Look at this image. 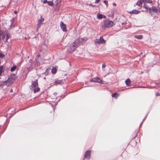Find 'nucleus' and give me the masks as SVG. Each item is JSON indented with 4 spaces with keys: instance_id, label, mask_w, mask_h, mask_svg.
Instances as JSON below:
<instances>
[{
    "instance_id": "33",
    "label": "nucleus",
    "mask_w": 160,
    "mask_h": 160,
    "mask_svg": "<svg viewBox=\"0 0 160 160\" xmlns=\"http://www.w3.org/2000/svg\"><path fill=\"white\" fill-rule=\"evenodd\" d=\"M89 6H91L93 7H96V6L95 5H92V4H89Z\"/></svg>"
},
{
    "instance_id": "27",
    "label": "nucleus",
    "mask_w": 160,
    "mask_h": 160,
    "mask_svg": "<svg viewBox=\"0 0 160 160\" xmlns=\"http://www.w3.org/2000/svg\"><path fill=\"white\" fill-rule=\"evenodd\" d=\"M103 2L107 6H108V2L107 1L104 0L103 1Z\"/></svg>"
},
{
    "instance_id": "1",
    "label": "nucleus",
    "mask_w": 160,
    "mask_h": 160,
    "mask_svg": "<svg viewBox=\"0 0 160 160\" xmlns=\"http://www.w3.org/2000/svg\"><path fill=\"white\" fill-rule=\"evenodd\" d=\"M15 78V74H12L10 75L7 80L2 82L3 85H7V86H8L12 84L13 83Z\"/></svg>"
},
{
    "instance_id": "47",
    "label": "nucleus",
    "mask_w": 160,
    "mask_h": 160,
    "mask_svg": "<svg viewBox=\"0 0 160 160\" xmlns=\"http://www.w3.org/2000/svg\"><path fill=\"white\" fill-rule=\"evenodd\" d=\"M82 38L83 39V41H84V38Z\"/></svg>"
},
{
    "instance_id": "40",
    "label": "nucleus",
    "mask_w": 160,
    "mask_h": 160,
    "mask_svg": "<svg viewBox=\"0 0 160 160\" xmlns=\"http://www.w3.org/2000/svg\"><path fill=\"white\" fill-rule=\"evenodd\" d=\"M157 83H156V85H157V86H158V87H160V85H158L157 84Z\"/></svg>"
},
{
    "instance_id": "11",
    "label": "nucleus",
    "mask_w": 160,
    "mask_h": 160,
    "mask_svg": "<svg viewBox=\"0 0 160 160\" xmlns=\"http://www.w3.org/2000/svg\"><path fill=\"white\" fill-rule=\"evenodd\" d=\"M74 51V48H73L71 45L67 47V51L68 53H72Z\"/></svg>"
},
{
    "instance_id": "39",
    "label": "nucleus",
    "mask_w": 160,
    "mask_h": 160,
    "mask_svg": "<svg viewBox=\"0 0 160 160\" xmlns=\"http://www.w3.org/2000/svg\"><path fill=\"white\" fill-rule=\"evenodd\" d=\"M112 5L113 6H116V4L115 3H112Z\"/></svg>"
},
{
    "instance_id": "44",
    "label": "nucleus",
    "mask_w": 160,
    "mask_h": 160,
    "mask_svg": "<svg viewBox=\"0 0 160 160\" xmlns=\"http://www.w3.org/2000/svg\"><path fill=\"white\" fill-rule=\"evenodd\" d=\"M157 84H158V85H160V83H157Z\"/></svg>"
},
{
    "instance_id": "46",
    "label": "nucleus",
    "mask_w": 160,
    "mask_h": 160,
    "mask_svg": "<svg viewBox=\"0 0 160 160\" xmlns=\"http://www.w3.org/2000/svg\"><path fill=\"white\" fill-rule=\"evenodd\" d=\"M44 79H45L46 78H44Z\"/></svg>"
},
{
    "instance_id": "18",
    "label": "nucleus",
    "mask_w": 160,
    "mask_h": 160,
    "mask_svg": "<svg viewBox=\"0 0 160 160\" xmlns=\"http://www.w3.org/2000/svg\"><path fill=\"white\" fill-rule=\"evenodd\" d=\"M125 82L126 85L127 86H128L131 84V80L129 78H128L125 81Z\"/></svg>"
},
{
    "instance_id": "3",
    "label": "nucleus",
    "mask_w": 160,
    "mask_h": 160,
    "mask_svg": "<svg viewBox=\"0 0 160 160\" xmlns=\"http://www.w3.org/2000/svg\"><path fill=\"white\" fill-rule=\"evenodd\" d=\"M38 86V80H36L33 82L32 85L30 87V89L33 90L34 93H35L40 90V88L38 87H37Z\"/></svg>"
},
{
    "instance_id": "16",
    "label": "nucleus",
    "mask_w": 160,
    "mask_h": 160,
    "mask_svg": "<svg viewBox=\"0 0 160 160\" xmlns=\"http://www.w3.org/2000/svg\"><path fill=\"white\" fill-rule=\"evenodd\" d=\"M134 38H137L138 39H141L142 38L143 36L142 35H139L134 36Z\"/></svg>"
},
{
    "instance_id": "38",
    "label": "nucleus",
    "mask_w": 160,
    "mask_h": 160,
    "mask_svg": "<svg viewBox=\"0 0 160 160\" xmlns=\"http://www.w3.org/2000/svg\"><path fill=\"white\" fill-rule=\"evenodd\" d=\"M157 2L158 4H160V0H158Z\"/></svg>"
},
{
    "instance_id": "15",
    "label": "nucleus",
    "mask_w": 160,
    "mask_h": 160,
    "mask_svg": "<svg viewBox=\"0 0 160 160\" xmlns=\"http://www.w3.org/2000/svg\"><path fill=\"white\" fill-rule=\"evenodd\" d=\"M44 21V18H42V17H41V18L39 19L38 20V24H42L43 23V22Z\"/></svg>"
},
{
    "instance_id": "13",
    "label": "nucleus",
    "mask_w": 160,
    "mask_h": 160,
    "mask_svg": "<svg viewBox=\"0 0 160 160\" xmlns=\"http://www.w3.org/2000/svg\"><path fill=\"white\" fill-rule=\"evenodd\" d=\"M73 48H74V51L78 47V44L75 41L70 44Z\"/></svg>"
},
{
    "instance_id": "4",
    "label": "nucleus",
    "mask_w": 160,
    "mask_h": 160,
    "mask_svg": "<svg viewBox=\"0 0 160 160\" xmlns=\"http://www.w3.org/2000/svg\"><path fill=\"white\" fill-rule=\"evenodd\" d=\"M94 42L95 44H98L99 45L104 44L106 43V41L104 40L102 37H100L99 39H96Z\"/></svg>"
},
{
    "instance_id": "48",
    "label": "nucleus",
    "mask_w": 160,
    "mask_h": 160,
    "mask_svg": "<svg viewBox=\"0 0 160 160\" xmlns=\"http://www.w3.org/2000/svg\"><path fill=\"white\" fill-rule=\"evenodd\" d=\"M1 128V126H0V129Z\"/></svg>"
},
{
    "instance_id": "17",
    "label": "nucleus",
    "mask_w": 160,
    "mask_h": 160,
    "mask_svg": "<svg viewBox=\"0 0 160 160\" xmlns=\"http://www.w3.org/2000/svg\"><path fill=\"white\" fill-rule=\"evenodd\" d=\"M62 80H58L55 81L54 82V85H57V84H59L62 83Z\"/></svg>"
},
{
    "instance_id": "31",
    "label": "nucleus",
    "mask_w": 160,
    "mask_h": 160,
    "mask_svg": "<svg viewBox=\"0 0 160 160\" xmlns=\"http://www.w3.org/2000/svg\"><path fill=\"white\" fill-rule=\"evenodd\" d=\"M4 56L3 54L0 52V57L2 58Z\"/></svg>"
},
{
    "instance_id": "19",
    "label": "nucleus",
    "mask_w": 160,
    "mask_h": 160,
    "mask_svg": "<svg viewBox=\"0 0 160 160\" xmlns=\"http://www.w3.org/2000/svg\"><path fill=\"white\" fill-rule=\"evenodd\" d=\"M52 73L53 74H55L56 72L57 69L56 68L54 67L52 69Z\"/></svg>"
},
{
    "instance_id": "29",
    "label": "nucleus",
    "mask_w": 160,
    "mask_h": 160,
    "mask_svg": "<svg viewBox=\"0 0 160 160\" xmlns=\"http://www.w3.org/2000/svg\"><path fill=\"white\" fill-rule=\"evenodd\" d=\"M106 67V63H103L102 65V68H104Z\"/></svg>"
},
{
    "instance_id": "43",
    "label": "nucleus",
    "mask_w": 160,
    "mask_h": 160,
    "mask_svg": "<svg viewBox=\"0 0 160 160\" xmlns=\"http://www.w3.org/2000/svg\"><path fill=\"white\" fill-rule=\"evenodd\" d=\"M54 94L55 95H56V94H57V93H54Z\"/></svg>"
},
{
    "instance_id": "22",
    "label": "nucleus",
    "mask_w": 160,
    "mask_h": 160,
    "mask_svg": "<svg viewBox=\"0 0 160 160\" xmlns=\"http://www.w3.org/2000/svg\"><path fill=\"white\" fill-rule=\"evenodd\" d=\"M4 70H3V67L2 66H0V76H1Z\"/></svg>"
},
{
    "instance_id": "36",
    "label": "nucleus",
    "mask_w": 160,
    "mask_h": 160,
    "mask_svg": "<svg viewBox=\"0 0 160 160\" xmlns=\"http://www.w3.org/2000/svg\"><path fill=\"white\" fill-rule=\"evenodd\" d=\"M100 0H95V3H98L100 1Z\"/></svg>"
},
{
    "instance_id": "2",
    "label": "nucleus",
    "mask_w": 160,
    "mask_h": 160,
    "mask_svg": "<svg viewBox=\"0 0 160 160\" xmlns=\"http://www.w3.org/2000/svg\"><path fill=\"white\" fill-rule=\"evenodd\" d=\"M103 23V24L102 26V28L103 29H105L107 28L112 27L113 25V22L109 20H104Z\"/></svg>"
},
{
    "instance_id": "25",
    "label": "nucleus",
    "mask_w": 160,
    "mask_h": 160,
    "mask_svg": "<svg viewBox=\"0 0 160 160\" xmlns=\"http://www.w3.org/2000/svg\"><path fill=\"white\" fill-rule=\"evenodd\" d=\"M61 0H56V5H58L59 4Z\"/></svg>"
},
{
    "instance_id": "7",
    "label": "nucleus",
    "mask_w": 160,
    "mask_h": 160,
    "mask_svg": "<svg viewBox=\"0 0 160 160\" xmlns=\"http://www.w3.org/2000/svg\"><path fill=\"white\" fill-rule=\"evenodd\" d=\"M90 82H97L99 83H102V81L99 78L95 77L90 80Z\"/></svg>"
},
{
    "instance_id": "14",
    "label": "nucleus",
    "mask_w": 160,
    "mask_h": 160,
    "mask_svg": "<svg viewBox=\"0 0 160 160\" xmlns=\"http://www.w3.org/2000/svg\"><path fill=\"white\" fill-rule=\"evenodd\" d=\"M97 18L99 19H101L102 18H106L105 16L101 14L97 13Z\"/></svg>"
},
{
    "instance_id": "30",
    "label": "nucleus",
    "mask_w": 160,
    "mask_h": 160,
    "mask_svg": "<svg viewBox=\"0 0 160 160\" xmlns=\"http://www.w3.org/2000/svg\"><path fill=\"white\" fill-rule=\"evenodd\" d=\"M48 1L47 0H44L43 1V2L44 4H45L46 3H48Z\"/></svg>"
},
{
    "instance_id": "24",
    "label": "nucleus",
    "mask_w": 160,
    "mask_h": 160,
    "mask_svg": "<svg viewBox=\"0 0 160 160\" xmlns=\"http://www.w3.org/2000/svg\"><path fill=\"white\" fill-rule=\"evenodd\" d=\"M47 3L48 5L50 6H52L53 4L52 1H48Z\"/></svg>"
},
{
    "instance_id": "37",
    "label": "nucleus",
    "mask_w": 160,
    "mask_h": 160,
    "mask_svg": "<svg viewBox=\"0 0 160 160\" xmlns=\"http://www.w3.org/2000/svg\"><path fill=\"white\" fill-rule=\"evenodd\" d=\"M156 96H160V94H159V93H157L156 94Z\"/></svg>"
},
{
    "instance_id": "35",
    "label": "nucleus",
    "mask_w": 160,
    "mask_h": 160,
    "mask_svg": "<svg viewBox=\"0 0 160 160\" xmlns=\"http://www.w3.org/2000/svg\"><path fill=\"white\" fill-rule=\"evenodd\" d=\"M45 75H47L48 74V69H47L46 71V72H45Z\"/></svg>"
},
{
    "instance_id": "45",
    "label": "nucleus",
    "mask_w": 160,
    "mask_h": 160,
    "mask_svg": "<svg viewBox=\"0 0 160 160\" xmlns=\"http://www.w3.org/2000/svg\"><path fill=\"white\" fill-rule=\"evenodd\" d=\"M112 15H113V16L114 15V14L113 13H112Z\"/></svg>"
},
{
    "instance_id": "8",
    "label": "nucleus",
    "mask_w": 160,
    "mask_h": 160,
    "mask_svg": "<svg viewBox=\"0 0 160 160\" xmlns=\"http://www.w3.org/2000/svg\"><path fill=\"white\" fill-rule=\"evenodd\" d=\"M149 13L152 15L153 13L157 12V9L155 7H153L149 8Z\"/></svg>"
},
{
    "instance_id": "32",
    "label": "nucleus",
    "mask_w": 160,
    "mask_h": 160,
    "mask_svg": "<svg viewBox=\"0 0 160 160\" xmlns=\"http://www.w3.org/2000/svg\"><path fill=\"white\" fill-rule=\"evenodd\" d=\"M116 94V93H112V97H114L115 95Z\"/></svg>"
},
{
    "instance_id": "41",
    "label": "nucleus",
    "mask_w": 160,
    "mask_h": 160,
    "mask_svg": "<svg viewBox=\"0 0 160 160\" xmlns=\"http://www.w3.org/2000/svg\"><path fill=\"white\" fill-rule=\"evenodd\" d=\"M17 12L16 11H15L14 12V13L15 14H17Z\"/></svg>"
},
{
    "instance_id": "9",
    "label": "nucleus",
    "mask_w": 160,
    "mask_h": 160,
    "mask_svg": "<svg viewBox=\"0 0 160 160\" xmlns=\"http://www.w3.org/2000/svg\"><path fill=\"white\" fill-rule=\"evenodd\" d=\"M60 27L61 28H62V30L63 32H66L67 29H66V26L65 24L63 22H60Z\"/></svg>"
},
{
    "instance_id": "12",
    "label": "nucleus",
    "mask_w": 160,
    "mask_h": 160,
    "mask_svg": "<svg viewBox=\"0 0 160 160\" xmlns=\"http://www.w3.org/2000/svg\"><path fill=\"white\" fill-rule=\"evenodd\" d=\"M73 48H74V51L78 47V44L75 41L70 44Z\"/></svg>"
},
{
    "instance_id": "23",
    "label": "nucleus",
    "mask_w": 160,
    "mask_h": 160,
    "mask_svg": "<svg viewBox=\"0 0 160 160\" xmlns=\"http://www.w3.org/2000/svg\"><path fill=\"white\" fill-rule=\"evenodd\" d=\"M146 1L144 2V4H147V3H152V1L150 0H144Z\"/></svg>"
},
{
    "instance_id": "20",
    "label": "nucleus",
    "mask_w": 160,
    "mask_h": 160,
    "mask_svg": "<svg viewBox=\"0 0 160 160\" xmlns=\"http://www.w3.org/2000/svg\"><path fill=\"white\" fill-rule=\"evenodd\" d=\"M129 13H130L137 14L138 13V12L136 10H133L131 12H129Z\"/></svg>"
},
{
    "instance_id": "10",
    "label": "nucleus",
    "mask_w": 160,
    "mask_h": 160,
    "mask_svg": "<svg viewBox=\"0 0 160 160\" xmlns=\"http://www.w3.org/2000/svg\"><path fill=\"white\" fill-rule=\"evenodd\" d=\"M145 2L146 1L144 0H141L140 1H138L137 3H136V5L137 6H139L138 8H141L142 6V3H144V2Z\"/></svg>"
},
{
    "instance_id": "21",
    "label": "nucleus",
    "mask_w": 160,
    "mask_h": 160,
    "mask_svg": "<svg viewBox=\"0 0 160 160\" xmlns=\"http://www.w3.org/2000/svg\"><path fill=\"white\" fill-rule=\"evenodd\" d=\"M17 67L16 66H14L11 67V71L13 72L15 71V70L16 69Z\"/></svg>"
},
{
    "instance_id": "28",
    "label": "nucleus",
    "mask_w": 160,
    "mask_h": 160,
    "mask_svg": "<svg viewBox=\"0 0 160 160\" xmlns=\"http://www.w3.org/2000/svg\"><path fill=\"white\" fill-rule=\"evenodd\" d=\"M41 24H38V23H37V30H38V29H39V28H40V25Z\"/></svg>"
},
{
    "instance_id": "6",
    "label": "nucleus",
    "mask_w": 160,
    "mask_h": 160,
    "mask_svg": "<svg viewBox=\"0 0 160 160\" xmlns=\"http://www.w3.org/2000/svg\"><path fill=\"white\" fill-rule=\"evenodd\" d=\"M91 152V150H88L86 151L84 155V158L89 160L90 158Z\"/></svg>"
},
{
    "instance_id": "34",
    "label": "nucleus",
    "mask_w": 160,
    "mask_h": 160,
    "mask_svg": "<svg viewBox=\"0 0 160 160\" xmlns=\"http://www.w3.org/2000/svg\"><path fill=\"white\" fill-rule=\"evenodd\" d=\"M2 86H3V82L0 81V87Z\"/></svg>"
},
{
    "instance_id": "26",
    "label": "nucleus",
    "mask_w": 160,
    "mask_h": 160,
    "mask_svg": "<svg viewBox=\"0 0 160 160\" xmlns=\"http://www.w3.org/2000/svg\"><path fill=\"white\" fill-rule=\"evenodd\" d=\"M143 7H144V8H146V9H149V8L148 6L147 5H146V4H144V6H143Z\"/></svg>"
},
{
    "instance_id": "5",
    "label": "nucleus",
    "mask_w": 160,
    "mask_h": 160,
    "mask_svg": "<svg viewBox=\"0 0 160 160\" xmlns=\"http://www.w3.org/2000/svg\"><path fill=\"white\" fill-rule=\"evenodd\" d=\"M84 41H83L82 38H78L76 40H75L76 42L78 44V46L82 44L83 43L85 42L87 40L86 38H84Z\"/></svg>"
},
{
    "instance_id": "42",
    "label": "nucleus",
    "mask_w": 160,
    "mask_h": 160,
    "mask_svg": "<svg viewBox=\"0 0 160 160\" xmlns=\"http://www.w3.org/2000/svg\"><path fill=\"white\" fill-rule=\"evenodd\" d=\"M12 92V89H11L10 90V92Z\"/></svg>"
}]
</instances>
